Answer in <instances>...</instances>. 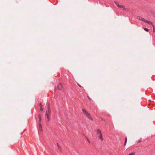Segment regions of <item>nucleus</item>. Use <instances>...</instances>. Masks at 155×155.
<instances>
[{
	"label": "nucleus",
	"instance_id": "18",
	"mask_svg": "<svg viewBox=\"0 0 155 155\" xmlns=\"http://www.w3.org/2000/svg\"><path fill=\"white\" fill-rule=\"evenodd\" d=\"M57 145H58V147H59V148H61V147L59 146L58 143H57Z\"/></svg>",
	"mask_w": 155,
	"mask_h": 155
},
{
	"label": "nucleus",
	"instance_id": "10",
	"mask_svg": "<svg viewBox=\"0 0 155 155\" xmlns=\"http://www.w3.org/2000/svg\"><path fill=\"white\" fill-rule=\"evenodd\" d=\"M127 137H126L125 138V141L124 143V146H125L126 144V143H127Z\"/></svg>",
	"mask_w": 155,
	"mask_h": 155
},
{
	"label": "nucleus",
	"instance_id": "16",
	"mask_svg": "<svg viewBox=\"0 0 155 155\" xmlns=\"http://www.w3.org/2000/svg\"><path fill=\"white\" fill-rule=\"evenodd\" d=\"M39 105H40V107H41V106H42V105L41 104V103H40L39 104Z\"/></svg>",
	"mask_w": 155,
	"mask_h": 155
},
{
	"label": "nucleus",
	"instance_id": "12",
	"mask_svg": "<svg viewBox=\"0 0 155 155\" xmlns=\"http://www.w3.org/2000/svg\"><path fill=\"white\" fill-rule=\"evenodd\" d=\"M153 31L154 32H155V26L154 25H153Z\"/></svg>",
	"mask_w": 155,
	"mask_h": 155
},
{
	"label": "nucleus",
	"instance_id": "2",
	"mask_svg": "<svg viewBox=\"0 0 155 155\" xmlns=\"http://www.w3.org/2000/svg\"><path fill=\"white\" fill-rule=\"evenodd\" d=\"M114 3L115 5L117 6L119 8H122L124 9L125 8L124 7L123 5H119L118 3L116 1H114Z\"/></svg>",
	"mask_w": 155,
	"mask_h": 155
},
{
	"label": "nucleus",
	"instance_id": "20",
	"mask_svg": "<svg viewBox=\"0 0 155 155\" xmlns=\"http://www.w3.org/2000/svg\"><path fill=\"white\" fill-rule=\"evenodd\" d=\"M87 141L89 143H90V141H89V140L88 139H87Z\"/></svg>",
	"mask_w": 155,
	"mask_h": 155
},
{
	"label": "nucleus",
	"instance_id": "5",
	"mask_svg": "<svg viewBox=\"0 0 155 155\" xmlns=\"http://www.w3.org/2000/svg\"><path fill=\"white\" fill-rule=\"evenodd\" d=\"M145 22L146 23H148L150 25H152V26H153V23L147 20H145Z\"/></svg>",
	"mask_w": 155,
	"mask_h": 155
},
{
	"label": "nucleus",
	"instance_id": "14",
	"mask_svg": "<svg viewBox=\"0 0 155 155\" xmlns=\"http://www.w3.org/2000/svg\"><path fill=\"white\" fill-rule=\"evenodd\" d=\"M38 117L39 118L40 121L41 120V115L40 114H39L38 115Z\"/></svg>",
	"mask_w": 155,
	"mask_h": 155
},
{
	"label": "nucleus",
	"instance_id": "1",
	"mask_svg": "<svg viewBox=\"0 0 155 155\" xmlns=\"http://www.w3.org/2000/svg\"><path fill=\"white\" fill-rule=\"evenodd\" d=\"M82 112L84 115H85L87 118L91 120H93L92 117L91 116L90 114L88 113L84 109H83L82 110Z\"/></svg>",
	"mask_w": 155,
	"mask_h": 155
},
{
	"label": "nucleus",
	"instance_id": "13",
	"mask_svg": "<svg viewBox=\"0 0 155 155\" xmlns=\"http://www.w3.org/2000/svg\"><path fill=\"white\" fill-rule=\"evenodd\" d=\"M43 109H44V108H43V106H41V107H40V110H41V111H42V110H43Z\"/></svg>",
	"mask_w": 155,
	"mask_h": 155
},
{
	"label": "nucleus",
	"instance_id": "4",
	"mask_svg": "<svg viewBox=\"0 0 155 155\" xmlns=\"http://www.w3.org/2000/svg\"><path fill=\"white\" fill-rule=\"evenodd\" d=\"M137 18L140 20H141V21H142L144 22H145V21L146 20V19H144L143 18H142L141 17H140V16H138Z\"/></svg>",
	"mask_w": 155,
	"mask_h": 155
},
{
	"label": "nucleus",
	"instance_id": "9",
	"mask_svg": "<svg viewBox=\"0 0 155 155\" xmlns=\"http://www.w3.org/2000/svg\"><path fill=\"white\" fill-rule=\"evenodd\" d=\"M48 112L50 113L51 110H50V107L49 105H48Z\"/></svg>",
	"mask_w": 155,
	"mask_h": 155
},
{
	"label": "nucleus",
	"instance_id": "7",
	"mask_svg": "<svg viewBox=\"0 0 155 155\" xmlns=\"http://www.w3.org/2000/svg\"><path fill=\"white\" fill-rule=\"evenodd\" d=\"M97 133L98 134H99V135H100V134H101V130H99V129H98L97 130Z\"/></svg>",
	"mask_w": 155,
	"mask_h": 155
},
{
	"label": "nucleus",
	"instance_id": "19",
	"mask_svg": "<svg viewBox=\"0 0 155 155\" xmlns=\"http://www.w3.org/2000/svg\"><path fill=\"white\" fill-rule=\"evenodd\" d=\"M78 85L80 87H81V86L80 85Z\"/></svg>",
	"mask_w": 155,
	"mask_h": 155
},
{
	"label": "nucleus",
	"instance_id": "8",
	"mask_svg": "<svg viewBox=\"0 0 155 155\" xmlns=\"http://www.w3.org/2000/svg\"><path fill=\"white\" fill-rule=\"evenodd\" d=\"M46 114H47V117L48 119V120H49L50 119V116H49L48 114V113H47V111L46 112Z\"/></svg>",
	"mask_w": 155,
	"mask_h": 155
},
{
	"label": "nucleus",
	"instance_id": "17",
	"mask_svg": "<svg viewBox=\"0 0 155 155\" xmlns=\"http://www.w3.org/2000/svg\"><path fill=\"white\" fill-rule=\"evenodd\" d=\"M141 141V140L140 139L138 140V142H140Z\"/></svg>",
	"mask_w": 155,
	"mask_h": 155
},
{
	"label": "nucleus",
	"instance_id": "6",
	"mask_svg": "<svg viewBox=\"0 0 155 155\" xmlns=\"http://www.w3.org/2000/svg\"><path fill=\"white\" fill-rule=\"evenodd\" d=\"M98 137L100 138V139L101 140V141H103L104 140L103 138L102 134H100L98 136Z\"/></svg>",
	"mask_w": 155,
	"mask_h": 155
},
{
	"label": "nucleus",
	"instance_id": "15",
	"mask_svg": "<svg viewBox=\"0 0 155 155\" xmlns=\"http://www.w3.org/2000/svg\"><path fill=\"white\" fill-rule=\"evenodd\" d=\"M39 127H40V129H41L42 128V126H41V124H39Z\"/></svg>",
	"mask_w": 155,
	"mask_h": 155
},
{
	"label": "nucleus",
	"instance_id": "11",
	"mask_svg": "<svg viewBox=\"0 0 155 155\" xmlns=\"http://www.w3.org/2000/svg\"><path fill=\"white\" fill-rule=\"evenodd\" d=\"M144 30L148 32L149 31V29L147 28H144Z\"/></svg>",
	"mask_w": 155,
	"mask_h": 155
},
{
	"label": "nucleus",
	"instance_id": "3",
	"mask_svg": "<svg viewBox=\"0 0 155 155\" xmlns=\"http://www.w3.org/2000/svg\"><path fill=\"white\" fill-rule=\"evenodd\" d=\"M57 87L59 90H61L62 89V86L61 84L60 83L58 85Z\"/></svg>",
	"mask_w": 155,
	"mask_h": 155
}]
</instances>
